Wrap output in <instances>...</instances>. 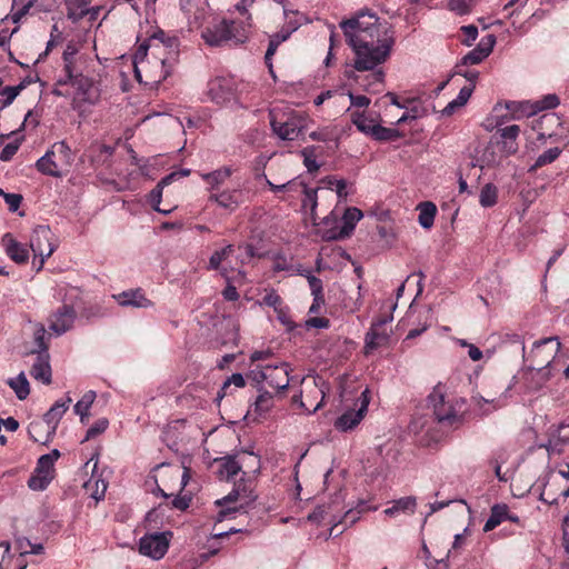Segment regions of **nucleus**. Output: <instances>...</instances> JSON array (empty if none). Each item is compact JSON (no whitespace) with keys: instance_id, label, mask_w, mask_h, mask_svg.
<instances>
[{"instance_id":"1","label":"nucleus","mask_w":569,"mask_h":569,"mask_svg":"<svg viewBox=\"0 0 569 569\" xmlns=\"http://www.w3.org/2000/svg\"><path fill=\"white\" fill-rule=\"evenodd\" d=\"M340 28L355 52L353 68L357 71H372L361 79V87L368 92H380L385 72L377 67L390 56L395 44L393 31L371 13H360L356 18L345 20Z\"/></svg>"},{"instance_id":"2","label":"nucleus","mask_w":569,"mask_h":569,"mask_svg":"<svg viewBox=\"0 0 569 569\" xmlns=\"http://www.w3.org/2000/svg\"><path fill=\"white\" fill-rule=\"evenodd\" d=\"M177 57V40H164L163 32L154 34L148 43H141L133 56L136 79L150 87L159 84L170 76Z\"/></svg>"},{"instance_id":"3","label":"nucleus","mask_w":569,"mask_h":569,"mask_svg":"<svg viewBox=\"0 0 569 569\" xmlns=\"http://www.w3.org/2000/svg\"><path fill=\"white\" fill-rule=\"evenodd\" d=\"M561 342L558 337H548L533 342L531 349L527 352L525 345L522 346V356L529 363V369L537 371L542 376L543 381H548L551 372L548 370L559 351Z\"/></svg>"},{"instance_id":"4","label":"nucleus","mask_w":569,"mask_h":569,"mask_svg":"<svg viewBox=\"0 0 569 569\" xmlns=\"http://www.w3.org/2000/svg\"><path fill=\"white\" fill-rule=\"evenodd\" d=\"M62 71L58 77L52 93L58 97L71 96L69 84L84 77L87 58L78 53V48L69 43L62 53Z\"/></svg>"},{"instance_id":"5","label":"nucleus","mask_w":569,"mask_h":569,"mask_svg":"<svg viewBox=\"0 0 569 569\" xmlns=\"http://www.w3.org/2000/svg\"><path fill=\"white\" fill-rule=\"evenodd\" d=\"M437 421L447 427H458L463 420L461 413L463 400L448 398L441 386L435 387L428 397Z\"/></svg>"},{"instance_id":"6","label":"nucleus","mask_w":569,"mask_h":569,"mask_svg":"<svg viewBox=\"0 0 569 569\" xmlns=\"http://www.w3.org/2000/svg\"><path fill=\"white\" fill-rule=\"evenodd\" d=\"M73 154L66 141H59L42 156L36 163L37 169L47 176L61 177L70 168Z\"/></svg>"},{"instance_id":"7","label":"nucleus","mask_w":569,"mask_h":569,"mask_svg":"<svg viewBox=\"0 0 569 569\" xmlns=\"http://www.w3.org/2000/svg\"><path fill=\"white\" fill-rule=\"evenodd\" d=\"M302 389L299 396L293 397V402L299 403L306 412H316L323 403L326 396V383L321 378H303Z\"/></svg>"},{"instance_id":"8","label":"nucleus","mask_w":569,"mask_h":569,"mask_svg":"<svg viewBox=\"0 0 569 569\" xmlns=\"http://www.w3.org/2000/svg\"><path fill=\"white\" fill-rule=\"evenodd\" d=\"M289 365L287 362H280L276 366L258 367L251 370L250 377L257 383L266 381L271 388L280 392L286 390L290 383L291 378L289 377Z\"/></svg>"},{"instance_id":"9","label":"nucleus","mask_w":569,"mask_h":569,"mask_svg":"<svg viewBox=\"0 0 569 569\" xmlns=\"http://www.w3.org/2000/svg\"><path fill=\"white\" fill-rule=\"evenodd\" d=\"M303 122V118L298 114H280L276 110L270 111V124L272 131L281 140H296L305 128Z\"/></svg>"},{"instance_id":"10","label":"nucleus","mask_w":569,"mask_h":569,"mask_svg":"<svg viewBox=\"0 0 569 569\" xmlns=\"http://www.w3.org/2000/svg\"><path fill=\"white\" fill-rule=\"evenodd\" d=\"M53 240L54 236L48 226H38L33 229L30 238V248L34 260L39 258L38 270L42 269L46 259L53 253L56 249Z\"/></svg>"},{"instance_id":"11","label":"nucleus","mask_w":569,"mask_h":569,"mask_svg":"<svg viewBox=\"0 0 569 569\" xmlns=\"http://www.w3.org/2000/svg\"><path fill=\"white\" fill-rule=\"evenodd\" d=\"M369 402L370 391L366 388L357 399L353 408L346 410L337 418L335 421V428L339 431L346 432L357 427L368 411Z\"/></svg>"},{"instance_id":"12","label":"nucleus","mask_w":569,"mask_h":569,"mask_svg":"<svg viewBox=\"0 0 569 569\" xmlns=\"http://www.w3.org/2000/svg\"><path fill=\"white\" fill-rule=\"evenodd\" d=\"M71 98L76 103L94 104L100 99V89L94 80L88 76L79 78L69 84Z\"/></svg>"},{"instance_id":"13","label":"nucleus","mask_w":569,"mask_h":569,"mask_svg":"<svg viewBox=\"0 0 569 569\" xmlns=\"http://www.w3.org/2000/svg\"><path fill=\"white\" fill-rule=\"evenodd\" d=\"M167 535L171 536L170 532L144 535L139 541V552L156 560L161 559L169 548Z\"/></svg>"},{"instance_id":"14","label":"nucleus","mask_w":569,"mask_h":569,"mask_svg":"<svg viewBox=\"0 0 569 569\" xmlns=\"http://www.w3.org/2000/svg\"><path fill=\"white\" fill-rule=\"evenodd\" d=\"M54 477V467L50 465V459L40 457L37 467L28 480V487L34 491L44 490Z\"/></svg>"},{"instance_id":"15","label":"nucleus","mask_w":569,"mask_h":569,"mask_svg":"<svg viewBox=\"0 0 569 569\" xmlns=\"http://www.w3.org/2000/svg\"><path fill=\"white\" fill-rule=\"evenodd\" d=\"M392 318H385L373 322L370 327V330L366 335L365 339V349L366 353L370 351L386 346L389 341L390 331L387 330L386 326L390 322Z\"/></svg>"},{"instance_id":"16","label":"nucleus","mask_w":569,"mask_h":569,"mask_svg":"<svg viewBox=\"0 0 569 569\" xmlns=\"http://www.w3.org/2000/svg\"><path fill=\"white\" fill-rule=\"evenodd\" d=\"M234 92L233 80L226 77H217L208 83V96L211 101L221 104L232 99Z\"/></svg>"},{"instance_id":"17","label":"nucleus","mask_w":569,"mask_h":569,"mask_svg":"<svg viewBox=\"0 0 569 569\" xmlns=\"http://www.w3.org/2000/svg\"><path fill=\"white\" fill-rule=\"evenodd\" d=\"M228 22L229 20L222 19L207 27L201 33L204 42L211 47H219L230 42Z\"/></svg>"},{"instance_id":"18","label":"nucleus","mask_w":569,"mask_h":569,"mask_svg":"<svg viewBox=\"0 0 569 569\" xmlns=\"http://www.w3.org/2000/svg\"><path fill=\"white\" fill-rule=\"evenodd\" d=\"M74 318V309L64 305L51 316L49 328L54 335L61 336L72 327Z\"/></svg>"},{"instance_id":"19","label":"nucleus","mask_w":569,"mask_h":569,"mask_svg":"<svg viewBox=\"0 0 569 569\" xmlns=\"http://www.w3.org/2000/svg\"><path fill=\"white\" fill-rule=\"evenodd\" d=\"M31 353H36V361L32 365L30 370L31 377L42 382L43 385L51 383L52 370L50 365V356L47 351H31Z\"/></svg>"},{"instance_id":"20","label":"nucleus","mask_w":569,"mask_h":569,"mask_svg":"<svg viewBox=\"0 0 569 569\" xmlns=\"http://www.w3.org/2000/svg\"><path fill=\"white\" fill-rule=\"evenodd\" d=\"M362 217L363 213L360 209L356 207L347 208L341 218V228L338 231H333L331 234H329L328 239H345L349 237Z\"/></svg>"},{"instance_id":"21","label":"nucleus","mask_w":569,"mask_h":569,"mask_svg":"<svg viewBox=\"0 0 569 569\" xmlns=\"http://www.w3.org/2000/svg\"><path fill=\"white\" fill-rule=\"evenodd\" d=\"M496 43V38L493 34H488L482 38L478 46L468 52L461 60L463 66L469 64H478L483 59H486L492 51L493 46Z\"/></svg>"},{"instance_id":"22","label":"nucleus","mask_w":569,"mask_h":569,"mask_svg":"<svg viewBox=\"0 0 569 569\" xmlns=\"http://www.w3.org/2000/svg\"><path fill=\"white\" fill-rule=\"evenodd\" d=\"M548 442L543 446L550 452H560L561 447L569 442V425L551 426L548 431Z\"/></svg>"},{"instance_id":"23","label":"nucleus","mask_w":569,"mask_h":569,"mask_svg":"<svg viewBox=\"0 0 569 569\" xmlns=\"http://www.w3.org/2000/svg\"><path fill=\"white\" fill-rule=\"evenodd\" d=\"M28 433L34 442L47 445L54 436L56 430L43 419H39L30 422Z\"/></svg>"},{"instance_id":"24","label":"nucleus","mask_w":569,"mask_h":569,"mask_svg":"<svg viewBox=\"0 0 569 569\" xmlns=\"http://www.w3.org/2000/svg\"><path fill=\"white\" fill-rule=\"evenodd\" d=\"M114 299L123 307L149 308L152 306L151 301L144 297L141 289L123 291L114 296Z\"/></svg>"},{"instance_id":"25","label":"nucleus","mask_w":569,"mask_h":569,"mask_svg":"<svg viewBox=\"0 0 569 569\" xmlns=\"http://www.w3.org/2000/svg\"><path fill=\"white\" fill-rule=\"evenodd\" d=\"M7 254L17 263H26L29 259L28 249L18 242L10 233L2 239Z\"/></svg>"},{"instance_id":"26","label":"nucleus","mask_w":569,"mask_h":569,"mask_svg":"<svg viewBox=\"0 0 569 569\" xmlns=\"http://www.w3.org/2000/svg\"><path fill=\"white\" fill-rule=\"evenodd\" d=\"M209 200L217 202L221 208L234 211L242 201L241 191L237 189L223 190L219 193L210 194Z\"/></svg>"},{"instance_id":"27","label":"nucleus","mask_w":569,"mask_h":569,"mask_svg":"<svg viewBox=\"0 0 569 569\" xmlns=\"http://www.w3.org/2000/svg\"><path fill=\"white\" fill-rule=\"evenodd\" d=\"M183 10L190 23L201 24L208 13L207 0H187Z\"/></svg>"},{"instance_id":"28","label":"nucleus","mask_w":569,"mask_h":569,"mask_svg":"<svg viewBox=\"0 0 569 569\" xmlns=\"http://www.w3.org/2000/svg\"><path fill=\"white\" fill-rule=\"evenodd\" d=\"M519 133L520 127L518 124L507 126L499 130L502 140V151L507 156L515 154L518 151L517 138Z\"/></svg>"},{"instance_id":"29","label":"nucleus","mask_w":569,"mask_h":569,"mask_svg":"<svg viewBox=\"0 0 569 569\" xmlns=\"http://www.w3.org/2000/svg\"><path fill=\"white\" fill-rule=\"evenodd\" d=\"M302 192H303V199H302V209L305 211L309 210L311 220L313 224H319L320 217L317 213V207H318V192L322 191V187L316 188V189H309L307 186L301 184Z\"/></svg>"},{"instance_id":"30","label":"nucleus","mask_w":569,"mask_h":569,"mask_svg":"<svg viewBox=\"0 0 569 569\" xmlns=\"http://www.w3.org/2000/svg\"><path fill=\"white\" fill-rule=\"evenodd\" d=\"M174 179H176V173H170V174L163 177L159 181L157 187L150 192L149 202H150L152 209H154L156 211L163 213V214H169L172 211V209L160 208V202H161L163 188L166 186L170 184Z\"/></svg>"},{"instance_id":"31","label":"nucleus","mask_w":569,"mask_h":569,"mask_svg":"<svg viewBox=\"0 0 569 569\" xmlns=\"http://www.w3.org/2000/svg\"><path fill=\"white\" fill-rule=\"evenodd\" d=\"M71 403V398H67L66 400H59L57 401L49 410L44 413L43 420L48 422L54 430H57V427L62 418V416L66 413V411L69 408V405Z\"/></svg>"},{"instance_id":"32","label":"nucleus","mask_w":569,"mask_h":569,"mask_svg":"<svg viewBox=\"0 0 569 569\" xmlns=\"http://www.w3.org/2000/svg\"><path fill=\"white\" fill-rule=\"evenodd\" d=\"M507 517H509V508L507 505L501 503L492 506L490 516L483 526V531L488 532L493 530L502 521L507 520Z\"/></svg>"},{"instance_id":"33","label":"nucleus","mask_w":569,"mask_h":569,"mask_svg":"<svg viewBox=\"0 0 569 569\" xmlns=\"http://www.w3.org/2000/svg\"><path fill=\"white\" fill-rule=\"evenodd\" d=\"M249 29V22H237L233 20H229L228 31L230 33V42H233L236 44L246 42L248 39Z\"/></svg>"},{"instance_id":"34","label":"nucleus","mask_w":569,"mask_h":569,"mask_svg":"<svg viewBox=\"0 0 569 569\" xmlns=\"http://www.w3.org/2000/svg\"><path fill=\"white\" fill-rule=\"evenodd\" d=\"M417 501L415 497H403L398 500H395L392 506L385 509V515L389 517H393L399 512H410L413 513L416 510Z\"/></svg>"},{"instance_id":"35","label":"nucleus","mask_w":569,"mask_h":569,"mask_svg":"<svg viewBox=\"0 0 569 569\" xmlns=\"http://www.w3.org/2000/svg\"><path fill=\"white\" fill-rule=\"evenodd\" d=\"M417 209L419 210V224L423 229H430L433 226L435 217L437 213L436 204L430 201H426L421 202Z\"/></svg>"},{"instance_id":"36","label":"nucleus","mask_w":569,"mask_h":569,"mask_svg":"<svg viewBox=\"0 0 569 569\" xmlns=\"http://www.w3.org/2000/svg\"><path fill=\"white\" fill-rule=\"evenodd\" d=\"M91 0H67L68 18L77 22L89 13Z\"/></svg>"},{"instance_id":"37","label":"nucleus","mask_w":569,"mask_h":569,"mask_svg":"<svg viewBox=\"0 0 569 569\" xmlns=\"http://www.w3.org/2000/svg\"><path fill=\"white\" fill-rule=\"evenodd\" d=\"M232 170L230 167H223L212 172L201 173V178L210 184L211 189H218L224 181L230 178Z\"/></svg>"},{"instance_id":"38","label":"nucleus","mask_w":569,"mask_h":569,"mask_svg":"<svg viewBox=\"0 0 569 569\" xmlns=\"http://www.w3.org/2000/svg\"><path fill=\"white\" fill-rule=\"evenodd\" d=\"M272 407H273V396L266 390H263V391L260 390V392L252 406V409L248 413H250L252 411L258 417H262L267 412H269Z\"/></svg>"},{"instance_id":"39","label":"nucleus","mask_w":569,"mask_h":569,"mask_svg":"<svg viewBox=\"0 0 569 569\" xmlns=\"http://www.w3.org/2000/svg\"><path fill=\"white\" fill-rule=\"evenodd\" d=\"M240 498H246L247 500L254 499L251 488H247L246 485L243 487H241V485H237L231 492H229L226 497L217 500L216 503L222 507L226 503L236 502Z\"/></svg>"},{"instance_id":"40","label":"nucleus","mask_w":569,"mask_h":569,"mask_svg":"<svg viewBox=\"0 0 569 569\" xmlns=\"http://www.w3.org/2000/svg\"><path fill=\"white\" fill-rule=\"evenodd\" d=\"M8 385L13 389L19 400H24L30 393L29 382L23 372H20L16 378L9 379Z\"/></svg>"},{"instance_id":"41","label":"nucleus","mask_w":569,"mask_h":569,"mask_svg":"<svg viewBox=\"0 0 569 569\" xmlns=\"http://www.w3.org/2000/svg\"><path fill=\"white\" fill-rule=\"evenodd\" d=\"M221 469L220 475L224 476L227 480L232 479L237 476L242 467V463L239 462L234 457L227 456L220 459Z\"/></svg>"},{"instance_id":"42","label":"nucleus","mask_w":569,"mask_h":569,"mask_svg":"<svg viewBox=\"0 0 569 569\" xmlns=\"http://www.w3.org/2000/svg\"><path fill=\"white\" fill-rule=\"evenodd\" d=\"M498 201V189L493 183H486L479 194V202L483 208L493 207Z\"/></svg>"},{"instance_id":"43","label":"nucleus","mask_w":569,"mask_h":569,"mask_svg":"<svg viewBox=\"0 0 569 569\" xmlns=\"http://www.w3.org/2000/svg\"><path fill=\"white\" fill-rule=\"evenodd\" d=\"M351 122L357 127V129L367 134L370 136L373 126L376 121L373 119L368 118L365 112L360 111H353L351 113Z\"/></svg>"},{"instance_id":"44","label":"nucleus","mask_w":569,"mask_h":569,"mask_svg":"<svg viewBox=\"0 0 569 569\" xmlns=\"http://www.w3.org/2000/svg\"><path fill=\"white\" fill-rule=\"evenodd\" d=\"M370 136L378 141H393L401 137L397 129L386 128L375 123Z\"/></svg>"},{"instance_id":"45","label":"nucleus","mask_w":569,"mask_h":569,"mask_svg":"<svg viewBox=\"0 0 569 569\" xmlns=\"http://www.w3.org/2000/svg\"><path fill=\"white\" fill-rule=\"evenodd\" d=\"M560 103L559 98L556 94H547L541 100L535 102L529 111H525L528 116L536 114L539 111L553 109Z\"/></svg>"},{"instance_id":"46","label":"nucleus","mask_w":569,"mask_h":569,"mask_svg":"<svg viewBox=\"0 0 569 569\" xmlns=\"http://www.w3.org/2000/svg\"><path fill=\"white\" fill-rule=\"evenodd\" d=\"M94 398V392L89 391L74 405V412L80 416L81 422H84V418L88 417V411Z\"/></svg>"},{"instance_id":"47","label":"nucleus","mask_w":569,"mask_h":569,"mask_svg":"<svg viewBox=\"0 0 569 569\" xmlns=\"http://www.w3.org/2000/svg\"><path fill=\"white\" fill-rule=\"evenodd\" d=\"M231 386L236 388H243L246 386V380L241 373H232L222 385L220 391L217 395V399L220 400L229 393V389Z\"/></svg>"},{"instance_id":"48","label":"nucleus","mask_w":569,"mask_h":569,"mask_svg":"<svg viewBox=\"0 0 569 569\" xmlns=\"http://www.w3.org/2000/svg\"><path fill=\"white\" fill-rule=\"evenodd\" d=\"M317 148L311 146L303 148L301 150V156L303 157V163L308 170V172H317L320 168L317 162Z\"/></svg>"},{"instance_id":"49","label":"nucleus","mask_w":569,"mask_h":569,"mask_svg":"<svg viewBox=\"0 0 569 569\" xmlns=\"http://www.w3.org/2000/svg\"><path fill=\"white\" fill-rule=\"evenodd\" d=\"M233 252V246L228 244L221 250L214 251L209 259V269L219 270L221 262Z\"/></svg>"},{"instance_id":"50","label":"nucleus","mask_w":569,"mask_h":569,"mask_svg":"<svg viewBox=\"0 0 569 569\" xmlns=\"http://www.w3.org/2000/svg\"><path fill=\"white\" fill-rule=\"evenodd\" d=\"M310 290L312 296L315 297V302L321 301L323 302L322 296V281L316 276L311 274L309 271L306 273Z\"/></svg>"},{"instance_id":"51","label":"nucleus","mask_w":569,"mask_h":569,"mask_svg":"<svg viewBox=\"0 0 569 569\" xmlns=\"http://www.w3.org/2000/svg\"><path fill=\"white\" fill-rule=\"evenodd\" d=\"M561 153V149L558 147L550 148L541 153L535 163V168H539L553 162Z\"/></svg>"},{"instance_id":"52","label":"nucleus","mask_w":569,"mask_h":569,"mask_svg":"<svg viewBox=\"0 0 569 569\" xmlns=\"http://www.w3.org/2000/svg\"><path fill=\"white\" fill-rule=\"evenodd\" d=\"M46 328L43 325L38 323L34 327L33 331V339L37 345V349L34 351H47L48 352V345L46 342Z\"/></svg>"},{"instance_id":"53","label":"nucleus","mask_w":569,"mask_h":569,"mask_svg":"<svg viewBox=\"0 0 569 569\" xmlns=\"http://www.w3.org/2000/svg\"><path fill=\"white\" fill-rule=\"evenodd\" d=\"M531 106L529 102H508L506 108L512 113V119H520L528 116L525 111H529Z\"/></svg>"},{"instance_id":"54","label":"nucleus","mask_w":569,"mask_h":569,"mask_svg":"<svg viewBox=\"0 0 569 569\" xmlns=\"http://www.w3.org/2000/svg\"><path fill=\"white\" fill-rule=\"evenodd\" d=\"M221 276L227 281V287L222 291V296L227 301H237L239 299V293L237 288L230 283V278L228 276V270L226 268L221 269Z\"/></svg>"},{"instance_id":"55","label":"nucleus","mask_w":569,"mask_h":569,"mask_svg":"<svg viewBox=\"0 0 569 569\" xmlns=\"http://www.w3.org/2000/svg\"><path fill=\"white\" fill-rule=\"evenodd\" d=\"M109 421L106 418L97 420L88 430L83 441H88L102 432L108 428Z\"/></svg>"},{"instance_id":"56","label":"nucleus","mask_w":569,"mask_h":569,"mask_svg":"<svg viewBox=\"0 0 569 569\" xmlns=\"http://www.w3.org/2000/svg\"><path fill=\"white\" fill-rule=\"evenodd\" d=\"M448 6L451 11L459 14H466L470 10V3L467 0H449Z\"/></svg>"},{"instance_id":"57","label":"nucleus","mask_w":569,"mask_h":569,"mask_svg":"<svg viewBox=\"0 0 569 569\" xmlns=\"http://www.w3.org/2000/svg\"><path fill=\"white\" fill-rule=\"evenodd\" d=\"M473 87L475 86H465L460 89L457 98L453 99L458 106L463 107L468 102L472 94Z\"/></svg>"},{"instance_id":"58","label":"nucleus","mask_w":569,"mask_h":569,"mask_svg":"<svg viewBox=\"0 0 569 569\" xmlns=\"http://www.w3.org/2000/svg\"><path fill=\"white\" fill-rule=\"evenodd\" d=\"M4 200L8 204L9 210L11 212H16L22 202V196L19 193H9L4 194Z\"/></svg>"},{"instance_id":"59","label":"nucleus","mask_w":569,"mask_h":569,"mask_svg":"<svg viewBox=\"0 0 569 569\" xmlns=\"http://www.w3.org/2000/svg\"><path fill=\"white\" fill-rule=\"evenodd\" d=\"M329 512L326 507H318L308 516V520L322 522L327 520Z\"/></svg>"},{"instance_id":"60","label":"nucleus","mask_w":569,"mask_h":569,"mask_svg":"<svg viewBox=\"0 0 569 569\" xmlns=\"http://www.w3.org/2000/svg\"><path fill=\"white\" fill-rule=\"evenodd\" d=\"M461 31L466 36V39L463 42L467 46H470L477 39L478 29L475 26H472V24L463 26V27H461Z\"/></svg>"},{"instance_id":"61","label":"nucleus","mask_w":569,"mask_h":569,"mask_svg":"<svg viewBox=\"0 0 569 569\" xmlns=\"http://www.w3.org/2000/svg\"><path fill=\"white\" fill-rule=\"evenodd\" d=\"M263 303L277 310L281 305V298L274 290H271L263 297Z\"/></svg>"},{"instance_id":"62","label":"nucleus","mask_w":569,"mask_h":569,"mask_svg":"<svg viewBox=\"0 0 569 569\" xmlns=\"http://www.w3.org/2000/svg\"><path fill=\"white\" fill-rule=\"evenodd\" d=\"M348 97L350 99V103L357 108H367L370 104V99L366 96H355L351 92H348Z\"/></svg>"},{"instance_id":"63","label":"nucleus","mask_w":569,"mask_h":569,"mask_svg":"<svg viewBox=\"0 0 569 569\" xmlns=\"http://www.w3.org/2000/svg\"><path fill=\"white\" fill-rule=\"evenodd\" d=\"M20 89H21V86L6 87L1 92L2 96L6 98L4 104H10L16 99V97L19 94Z\"/></svg>"},{"instance_id":"64","label":"nucleus","mask_w":569,"mask_h":569,"mask_svg":"<svg viewBox=\"0 0 569 569\" xmlns=\"http://www.w3.org/2000/svg\"><path fill=\"white\" fill-rule=\"evenodd\" d=\"M190 498L187 496H176L172 500V507L178 510H186L190 505Z\"/></svg>"}]
</instances>
